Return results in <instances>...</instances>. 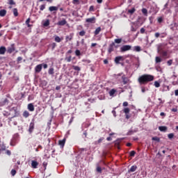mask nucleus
<instances>
[{"mask_svg": "<svg viewBox=\"0 0 178 178\" xmlns=\"http://www.w3.org/2000/svg\"><path fill=\"white\" fill-rule=\"evenodd\" d=\"M54 68L51 67V68H49V74H54Z\"/></svg>", "mask_w": 178, "mask_h": 178, "instance_id": "58836bf2", "label": "nucleus"}, {"mask_svg": "<svg viewBox=\"0 0 178 178\" xmlns=\"http://www.w3.org/2000/svg\"><path fill=\"white\" fill-rule=\"evenodd\" d=\"M31 166L33 169H37V166H38V163L35 161H32Z\"/></svg>", "mask_w": 178, "mask_h": 178, "instance_id": "9d476101", "label": "nucleus"}, {"mask_svg": "<svg viewBox=\"0 0 178 178\" xmlns=\"http://www.w3.org/2000/svg\"><path fill=\"white\" fill-rule=\"evenodd\" d=\"M41 70H42V64L38 65L35 68V72L36 73H40V72H41Z\"/></svg>", "mask_w": 178, "mask_h": 178, "instance_id": "39448f33", "label": "nucleus"}, {"mask_svg": "<svg viewBox=\"0 0 178 178\" xmlns=\"http://www.w3.org/2000/svg\"><path fill=\"white\" fill-rule=\"evenodd\" d=\"M75 54L76 55V56H80L81 55L80 50H76Z\"/></svg>", "mask_w": 178, "mask_h": 178, "instance_id": "a18cd8bd", "label": "nucleus"}, {"mask_svg": "<svg viewBox=\"0 0 178 178\" xmlns=\"http://www.w3.org/2000/svg\"><path fill=\"white\" fill-rule=\"evenodd\" d=\"M23 58L22 57H18L17 58V62H20V60H22Z\"/></svg>", "mask_w": 178, "mask_h": 178, "instance_id": "bf43d9fd", "label": "nucleus"}, {"mask_svg": "<svg viewBox=\"0 0 178 178\" xmlns=\"http://www.w3.org/2000/svg\"><path fill=\"white\" fill-rule=\"evenodd\" d=\"M80 0H73V3H79Z\"/></svg>", "mask_w": 178, "mask_h": 178, "instance_id": "680f3d73", "label": "nucleus"}, {"mask_svg": "<svg viewBox=\"0 0 178 178\" xmlns=\"http://www.w3.org/2000/svg\"><path fill=\"white\" fill-rule=\"evenodd\" d=\"M159 130H160V131H166L168 130V127L165 126L159 127Z\"/></svg>", "mask_w": 178, "mask_h": 178, "instance_id": "f3484780", "label": "nucleus"}, {"mask_svg": "<svg viewBox=\"0 0 178 178\" xmlns=\"http://www.w3.org/2000/svg\"><path fill=\"white\" fill-rule=\"evenodd\" d=\"M163 21V19L162 17H159L158 18V22L159 23H162Z\"/></svg>", "mask_w": 178, "mask_h": 178, "instance_id": "3c124183", "label": "nucleus"}, {"mask_svg": "<svg viewBox=\"0 0 178 178\" xmlns=\"http://www.w3.org/2000/svg\"><path fill=\"white\" fill-rule=\"evenodd\" d=\"M49 10L50 12L56 11V10H58V7H56V6H50V7L49 8Z\"/></svg>", "mask_w": 178, "mask_h": 178, "instance_id": "a211bd4d", "label": "nucleus"}, {"mask_svg": "<svg viewBox=\"0 0 178 178\" xmlns=\"http://www.w3.org/2000/svg\"><path fill=\"white\" fill-rule=\"evenodd\" d=\"M51 49H55V47H56V43L54 42L51 44Z\"/></svg>", "mask_w": 178, "mask_h": 178, "instance_id": "c03bdc74", "label": "nucleus"}, {"mask_svg": "<svg viewBox=\"0 0 178 178\" xmlns=\"http://www.w3.org/2000/svg\"><path fill=\"white\" fill-rule=\"evenodd\" d=\"M11 175H12V176H15V175H16V170H12Z\"/></svg>", "mask_w": 178, "mask_h": 178, "instance_id": "de8ad7c7", "label": "nucleus"}, {"mask_svg": "<svg viewBox=\"0 0 178 178\" xmlns=\"http://www.w3.org/2000/svg\"><path fill=\"white\" fill-rule=\"evenodd\" d=\"M33 130H34V122H31L29 126V133H33Z\"/></svg>", "mask_w": 178, "mask_h": 178, "instance_id": "2eb2a0df", "label": "nucleus"}, {"mask_svg": "<svg viewBox=\"0 0 178 178\" xmlns=\"http://www.w3.org/2000/svg\"><path fill=\"white\" fill-rule=\"evenodd\" d=\"M79 35H81V37H83L84 35H86V31H81L79 32Z\"/></svg>", "mask_w": 178, "mask_h": 178, "instance_id": "4c0bfd02", "label": "nucleus"}, {"mask_svg": "<svg viewBox=\"0 0 178 178\" xmlns=\"http://www.w3.org/2000/svg\"><path fill=\"white\" fill-rule=\"evenodd\" d=\"M154 35H155L156 38H159V35H161V33H156Z\"/></svg>", "mask_w": 178, "mask_h": 178, "instance_id": "864d4df0", "label": "nucleus"}, {"mask_svg": "<svg viewBox=\"0 0 178 178\" xmlns=\"http://www.w3.org/2000/svg\"><path fill=\"white\" fill-rule=\"evenodd\" d=\"M134 51L136 52H140V51H141V47L140 46H136L134 47Z\"/></svg>", "mask_w": 178, "mask_h": 178, "instance_id": "5701e85b", "label": "nucleus"}, {"mask_svg": "<svg viewBox=\"0 0 178 178\" xmlns=\"http://www.w3.org/2000/svg\"><path fill=\"white\" fill-rule=\"evenodd\" d=\"M175 94L176 96L178 95V90H176L175 91Z\"/></svg>", "mask_w": 178, "mask_h": 178, "instance_id": "338daca9", "label": "nucleus"}, {"mask_svg": "<svg viewBox=\"0 0 178 178\" xmlns=\"http://www.w3.org/2000/svg\"><path fill=\"white\" fill-rule=\"evenodd\" d=\"M73 35L74 34L71 33L70 35L66 36L65 38L66 42H67V41H72V40H73Z\"/></svg>", "mask_w": 178, "mask_h": 178, "instance_id": "f8f14e48", "label": "nucleus"}, {"mask_svg": "<svg viewBox=\"0 0 178 178\" xmlns=\"http://www.w3.org/2000/svg\"><path fill=\"white\" fill-rule=\"evenodd\" d=\"M133 133H136V131L130 130L127 133V136H131V134H133Z\"/></svg>", "mask_w": 178, "mask_h": 178, "instance_id": "ea45409f", "label": "nucleus"}, {"mask_svg": "<svg viewBox=\"0 0 178 178\" xmlns=\"http://www.w3.org/2000/svg\"><path fill=\"white\" fill-rule=\"evenodd\" d=\"M137 170V165H132L131 168L128 170L129 173L136 172Z\"/></svg>", "mask_w": 178, "mask_h": 178, "instance_id": "6e6552de", "label": "nucleus"}, {"mask_svg": "<svg viewBox=\"0 0 178 178\" xmlns=\"http://www.w3.org/2000/svg\"><path fill=\"white\" fill-rule=\"evenodd\" d=\"M43 26H44V27H48V26H49V19L46 20V21L44 22Z\"/></svg>", "mask_w": 178, "mask_h": 178, "instance_id": "2f4dec72", "label": "nucleus"}, {"mask_svg": "<svg viewBox=\"0 0 178 178\" xmlns=\"http://www.w3.org/2000/svg\"><path fill=\"white\" fill-rule=\"evenodd\" d=\"M152 140L153 141H157V143H159V141H161V139H160L158 136L153 137V138H152Z\"/></svg>", "mask_w": 178, "mask_h": 178, "instance_id": "7c9ffc66", "label": "nucleus"}, {"mask_svg": "<svg viewBox=\"0 0 178 178\" xmlns=\"http://www.w3.org/2000/svg\"><path fill=\"white\" fill-rule=\"evenodd\" d=\"M113 47H115V42H113L109 45L108 47V53L111 54V52L113 51Z\"/></svg>", "mask_w": 178, "mask_h": 178, "instance_id": "1a4fd4ad", "label": "nucleus"}, {"mask_svg": "<svg viewBox=\"0 0 178 178\" xmlns=\"http://www.w3.org/2000/svg\"><path fill=\"white\" fill-rule=\"evenodd\" d=\"M115 42L116 44H120V42H122V39H115Z\"/></svg>", "mask_w": 178, "mask_h": 178, "instance_id": "a19ab883", "label": "nucleus"}, {"mask_svg": "<svg viewBox=\"0 0 178 178\" xmlns=\"http://www.w3.org/2000/svg\"><path fill=\"white\" fill-rule=\"evenodd\" d=\"M131 47L130 45H124L120 48V52H126V51H130Z\"/></svg>", "mask_w": 178, "mask_h": 178, "instance_id": "f03ea898", "label": "nucleus"}, {"mask_svg": "<svg viewBox=\"0 0 178 178\" xmlns=\"http://www.w3.org/2000/svg\"><path fill=\"white\" fill-rule=\"evenodd\" d=\"M95 20H96L95 17H91V18H88V19H86V23H92V24H94V23H95Z\"/></svg>", "mask_w": 178, "mask_h": 178, "instance_id": "423d86ee", "label": "nucleus"}, {"mask_svg": "<svg viewBox=\"0 0 178 178\" xmlns=\"http://www.w3.org/2000/svg\"><path fill=\"white\" fill-rule=\"evenodd\" d=\"M130 156H134L136 155V151L133 150L129 154Z\"/></svg>", "mask_w": 178, "mask_h": 178, "instance_id": "37998d69", "label": "nucleus"}, {"mask_svg": "<svg viewBox=\"0 0 178 178\" xmlns=\"http://www.w3.org/2000/svg\"><path fill=\"white\" fill-rule=\"evenodd\" d=\"M129 106V103L127 102H124L123 103V106Z\"/></svg>", "mask_w": 178, "mask_h": 178, "instance_id": "6e6d98bb", "label": "nucleus"}, {"mask_svg": "<svg viewBox=\"0 0 178 178\" xmlns=\"http://www.w3.org/2000/svg\"><path fill=\"white\" fill-rule=\"evenodd\" d=\"M13 15L15 16V17H17L19 16V13L17 12V8H13Z\"/></svg>", "mask_w": 178, "mask_h": 178, "instance_id": "aec40b11", "label": "nucleus"}, {"mask_svg": "<svg viewBox=\"0 0 178 178\" xmlns=\"http://www.w3.org/2000/svg\"><path fill=\"white\" fill-rule=\"evenodd\" d=\"M0 104H1V106L8 105V104H9V100H8V99H5L4 100L1 101Z\"/></svg>", "mask_w": 178, "mask_h": 178, "instance_id": "9b49d317", "label": "nucleus"}, {"mask_svg": "<svg viewBox=\"0 0 178 178\" xmlns=\"http://www.w3.org/2000/svg\"><path fill=\"white\" fill-rule=\"evenodd\" d=\"M140 33H141V34H144V33H145V29L142 28V29H140Z\"/></svg>", "mask_w": 178, "mask_h": 178, "instance_id": "603ef678", "label": "nucleus"}, {"mask_svg": "<svg viewBox=\"0 0 178 178\" xmlns=\"http://www.w3.org/2000/svg\"><path fill=\"white\" fill-rule=\"evenodd\" d=\"M15 44H12L10 47L7 48V52L8 54H12V52H15Z\"/></svg>", "mask_w": 178, "mask_h": 178, "instance_id": "7ed1b4c3", "label": "nucleus"}, {"mask_svg": "<svg viewBox=\"0 0 178 178\" xmlns=\"http://www.w3.org/2000/svg\"><path fill=\"white\" fill-rule=\"evenodd\" d=\"M100 32H101V27H97L95 31V35H98V34H99Z\"/></svg>", "mask_w": 178, "mask_h": 178, "instance_id": "412c9836", "label": "nucleus"}, {"mask_svg": "<svg viewBox=\"0 0 178 178\" xmlns=\"http://www.w3.org/2000/svg\"><path fill=\"white\" fill-rule=\"evenodd\" d=\"M6 52V48L5 47H0V55H3Z\"/></svg>", "mask_w": 178, "mask_h": 178, "instance_id": "dca6fc26", "label": "nucleus"}, {"mask_svg": "<svg viewBox=\"0 0 178 178\" xmlns=\"http://www.w3.org/2000/svg\"><path fill=\"white\" fill-rule=\"evenodd\" d=\"M168 66H170L172 63H173V60H169L168 62H167Z\"/></svg>", "mask_w": 178, "mask_h": 178, "instance_id": "49530a36", "label": "nucleus"}, {"mask_svg": "<svg viewBox=\"0 0 178 178\" xmlns=\"http://www.w3.org/2000/svg\"><path fill=\"white\" fill-rule=\"evenodd\" d=\"M66 23H67V22H66V19H63L61 21H59L57 24L58 26H65V24H66Z\"/></svg>", "mask_w": 178, "mask_h": 178, "instance_id": "0eeeda50", "label": "nucleus"}, {"mask_svg": "<svg viewBox=\"0 0 178 178\" xmlns=\"http://www.w3.org/2000/svg\"><path fill=\"white\" fill-rule=\"evenodd\" d=\"M160 116H166V114L163 112L160 113Z\"/></svg>", "mask_w": 178, "mask_h": 178, "instance_id": "052dcab7", "label": "nucleus"}, {"mask_svg": "<svg viewBox=\"0 0 178 178\" xmlns=\"http://www.w3.org/2000/svg\"><path fill=\"white\" fill-rule=\"evenodd\" d=\"M154 86L156 88H159V87H161V83H159V82H158V81H154Z\"/></svg>", "mask_w": 178, "mask_h": 178, "instance_id": "72a5a7b5", "label": "nucleus"}, {"mask_svg": "<svg viewBox=\"0 0 178 178\" xmlns=\"http://www.w3.org/2000/svg\"><path fill=\"white\" fill-rule=\"evenodd\" d=\"M123 112H124V113H125V114H129V113H130V108H124Z\"/></svg>", "mask_w": 178, "mask_h": 178, "instance_id": "cd10ccee", "label": "nucleus"}, {"mask_svg": "<svg viewBox=\"0 0 178 178\" xmlns=\"http://www.w3.org/2000/svg\"><path fill=\"white\" fill-rule=\"evenodd\" d=\"M65 143H66L65 138L58 141V144L60 145V147H65Z\"/></svg>", "mask_w": 178, "mask_h": 178, "instance_id": "4468645a", "label": "nucleus"}, {"mask_svg": "<svg viewBox=\"0 0 178 178\" xmlns=\"http://www.w3.org/2000/svg\"><path fill=\"white\" fill-rule=\"evenodd\" d=\"M120 60H124V58H123V56H119L115 57V63H116V65H119V63H120Z\"/></svg>", "mask_w": 178, "mask_h": 178, "instance_id": "20e7f679", "label": "nucleus"}, {"mask_svg": "<svg viewBox=\"0 0 178 178\" xmlns=\"http://www.w3.org/2000/svg\"><path fill=\"white\" fill-rule=\"evenodd\" d=\"M43 67H44V69H47V67H48V65L44 64Z\"/></svg>", "mask_w": 178, "mask_h": 178, "instance_id": "69168bd1", "label": "nucleus"}, {"mask_svg": "<svg viewBox=\"0 0 178 178\" xmlns=\"http://www.w3.org/2000/svg\"><path fill=\"white\" fill-rule=\"evenodd\" d=\"M172 112H177V108H172L171 109Z\"/></svg>", "mask_w": 178, "mask_h": 178, "instance_id": "13d9d810", "label": "nucleus"}, {"mask_svg": "<svg viewBox=\"0 0 178 178\" xmlns=\"http://www.w3.org/2000/svg\"><path fill=\"white\" fill-rule=\"evenodd\" d=\"M30 20H31V19L28 18L25 22L27 27H31V26H33V25L30 24Z\"/></svg>", "mask_w": 178, "mask_h": 178, "instance_id": "b1692460", "label": "nucleus"}, {"mask_svg": "<svg viewBox=\"0 0 178 178\" xmlns=\"http://www.w3.org/2000/svg\"><path fill=\"white\" fill-rule=\"evenodd\" d=\"M54 40L56 41V42H60V41H62V39L59 38V36H56Z\"/></svg>", "mask_w": 178, "mask_h": 178, "instance_id": "c756f323", "label": "nucleus"}, {"mask_svg": "<svg viewBox=\"0 0 178 178\" xmlns=\"http://www.w3.org/2000/svg\"><path fill=\"white\" fill-rule=\"evenodd\" d=\"M23 116H24V118H29V116H30V113H29V111H25L23 113Z\"/></svg>", "mask_w": 178, "mask_h": 178, "instance_id": "393cba45", "label": "nucleus"}, {"mask_svg": "<svg viewBox=\"0 0 178 178\" xmlns=\"http://www.w3.org/2000/svg\"><path fill=\"white\" fill-rule=\"evenodd\" d=\"M28 109L31 112H33V111H34V105L33 104H28Z\"/></svg>", "mask_w": 178, "mask_h": 178, "instance_id": "ddd939ff", "label": "nucleus"}, {"mask_svg": "<svg viewBox=\"0 0 178 178\" xmlns=\"http://www.w3.org/2000/svg\"><path fill=\"white\" fill-rule=\"evenodd\" d=\"M162 56H168V52L167 51H162Z\"/></svg>", "mask_w": 178, "mask_h": 178, "instance_id": "8fccbe9b", "label": "nucleus"}, {"mask_svg": "<svg viewBox=\"0 0 178 178\" xmlns=\"http://www.w3.org/2000/svg\"><path fill=\"white\" fill-rule=\"evenodd\" d=\"M96 170L98 173H102V168L99 165H97Z\"/></svg>", "mask_w": 178, "mask_h": 178, "instance_id": "bb28decb", "label": "nucleus"}, {"mask_svg": "<svg viewBox=\"0 0 178 178\" xmlns=\"http://www.w3.org/2000/svg\"><path fill=\"white\" fill-rule=\"evenodd\" d=\"M115 92H116V90L115 89H112L110 92H109V95H111V97H112L113 95H115Z\"/></svg>", "mask_w": 178, "mask_h": 178, "instance_id": "473e14b6", "label": "nucleus"}, {"mask_svg": "<svg viewBox=\"0 0 178 178\" xmlns=\"http://www.w3.org/2000/svg\"><path fill=\"white\" fill-rule=\"evenodd\" d=\"M71 60H72V56H70L69 58H67V62H71Z\"/></svg>", "mask_w": 178, "mask_h": 178, "instance_id": "4d7b16f0", "label": "nucleus"}, {"mask_svg": "<svg viewBox=\"0 0 178 178\" xmlns=\"http://www.w3.org/2000/svg\"><path fill=\"white\" fill-rule=\"evenodd\" d=\"M104 65H108V60L106 59H105L104 60Z\"/></svg>", "mask_w": 178, "mask_h": 178, "instance_id": "0e129e2a", "label": "nucleus"}, {"mask_svg": "<svg viewBox=\"0 0 178 178\" xmlns=\"http://www.w3.org/2000/svg\"><path fill=\"white\" fill-rule=\"evenodd\" d=\"M126 116V119H129V118H131L130 115L129 114H125Z\"/></svg>", "mask_w": 178, "mask_h": 178, "instance_id": "e2e57ef3", "label": "nucleus"}, {"mask_svg": "<svg viewBox=\"0 0 178 178\" xmlns=\"http://www.w3.org/2000/svg\"><path fill=\"white\" fill-rule=\"evenodd\" d=\"M122 81L124 84H127V81H129V79L125 76H122Z\"/></svg>", "mask_w": 178, "mask_h": 178, "instance_id": "4be33fe9", "label": "nucleus"}, {"mask_svg": "<svg viewBox=\"0 0 178 178\" xmlns=\"http://www.w3.org/2000/svg\"><path fill=\"white\" fill-rule=\"evenodd\" d=\"M6 10H0V16L1 17H3V16H6Z\"/></svg>", "mask_w": 178, "mask_h": 178, "instance_id": "6ab92c4d", "label": "nucleus"}, {"mask_svg": "<svg viewBox=\"0 0 178 178\" xmlns=\"http://www.w3.org/2000/svg\"><path fill=\"white\" fill-rule=\"evenodd\" d=\"M154 76L151 74H143L138 79V81L140 85L147 84L149 81H154Z\"/></svg>", "mask_w": 178, "mask_h": 178, "instance_id": "f257e3e1", "label": "nucleus"}, {"mask_svg": "<svg viewBox=\"0 0 178 178\" xmlns=\"http://www.w3.org/2000/svg\"><path fill=\"white\" fill-rule=\"evenodd\" d=\"M161 62H162V58L156 56V63H161Z\"/></svg>", "mask_w": 178, "mask_h": 178, "instance_id": "c85d7f7f", "label": "nucleus"}, {"mask_svg": "<svg viewBox=\"0 0 178 178\" xmlns=\"http://www.w3.org/2000/svg\"><path fill=\"white\" fill-rule=\"evenodd\" d=\"M142 13H143V15H147L148 13V10L146 8H143Z\"/></svg>", "mask_w": 178, "mask_h": 178, "instance_id": "e433bc0d", "label": "nucleus"}, {"mask_svg": "<svg viewBox=\"0 0 178 178\" xmlns=\"http://www.w3.org/2000/svg\"><path fill=\"white\" fill-rule=\"evenodd\" d=\"M134 12H136V8H131V10H128V13H131V15H133V13H134Z\"/></svg>", "mask_w": 178, "mask_h": 178, "instance_id": "c9c22d12", "label": "nucleus"}, {"mask_svg": "<svg viewBox=\"0 0 178 178\" xmlns=\"http://www.w3.org/2000/svg\"><path fill=\"white\" fill-rule=\"evenodd\" d=\"M44 9H45V5L44 4L40 6V10H44Z\"/></svg>", "mask_w": 178, "mask_h": 178, "instance_id": "09e8293b", "label": "nucleus"}, {"mask_svg": "<svg viewBox=\"0 0 178 178\" xmlns=\"http://www.w3.org/2000/svg\"><path fill=\"white\" fill-rule=\"evenodd\" d=\"M94 10V7H93V6H91L90 7V8H89V11L90 12H92Z\"/></svg>", "mask_w": 178, "mask_h": 178, "instance_id": "5fc2aeb1", "label": "nucleus"}, {"mask_svg": "<svg viewBox=\"0 0 178 178\" xmlns=\"http://www.w3.org/2000/svg\"><path fill=\"white\" fill-rule=\"evenodd\" d=\"M168 137L170 140H172V138H173L175 137V134H169L168 135Z\"/></svg>", "mask_w": 178, "mask_h": 178, "instance_id": "f704fd0d", "label": "nucleus"}, {"mask_svg": "<svg viewBox=\"0 0 178 178\" xmlns=\"http://www.w3.org/2000/svg\"><path fill=\"white\" fill-rule=\"evenodd\" d=\"M72 68L76 72H80V70H81V69L79 66L72 65Z\"/></svg>", "mask_w": 178, "mask_h": 178, "instance_id": "a878e982", "label": "nucleus"}, {"mask_svg": "<svg viewBox=\"0 0 178 178\" xmlns=\"http://www.w3.org/2000/svg\"><path fill=\"white\" fill-rule=\"evenodd\" d=\"M6 154H7V155H10L11 153H10V152L9 150H7L6 151Z\"/></svg>", "mask_w": 178, "mask_h": 178, "instance_id": "774afa93", "label": "nucleus"}, {"mask_svg": "<svg viewBox=\"0 0 178 178\" xmlns=\"http://www.w3.org/2000/svg\"><path fill=\"white\" fill-rule=\"evenodd\" d=\"M9 5H16V3L13 0H9Z\"/></svg>", "mask_w": 178, "mask_h": 178, "instance_id": "79ce46f5", "label": "nucleus"}]
</instances>
